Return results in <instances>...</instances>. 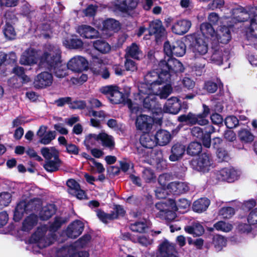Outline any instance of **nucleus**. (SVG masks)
Listing matches in <instances>:
<instances>
[{
	"label": "nucleus",
	"instance_id": "aec40b11",
	"mask_svg": "<svg viewBox=\"0 0 257 257\" xmlns=\"http://www.w3.org/2000/svg\"><path fill=\"white\" fill-rule=\"evenodd\" d=\"M138 6L136 0H117L116 8L119 11L127 14L135 10Z\"/></svg>",
	"mask_w": 257,
	"mask_h": 257
},
{
	"label": "nucleus",
	"instance_id": "49530a36",
	"mask_svg": "<svg viewBox=\"0 0 257 257\" xmlns=\"http://www.w3.org/2000/svg\"><path fill=\"white\" fill-rule=\"evenodd\" d=\"M93 45L95 49L102 53H106L109 51L110 47L106 42L98 40L93 42Z\"/></svg>",
	"mask_w": 257,
	"mask_h": 257
},
{
	"label": "nucleus",
	"instance_id": "c756f323",
	"mask_svg": "<svg viewBox=\"0 0 257 257\" xmlns=\"http://www.w3.org/2000/svg\"><path fill=\"white\" fill-rule=\"evenodd\" d=\"M142 56V51L139 46L136 43H133L125 50L124 58H132L139 60Z\"/></svg>",
	"mask_w": 257,
	"mask_h": 257
},
{
	"label": "nucleus",
	"instance_id": "bf43d9fd",
	"mask_svg": "<svg viewBox=\"0 0 257 257\" xmlns=\"http://www.w3.org/2000/svg\"><path fill=\"white\" fill-rule=\"evenodd\" d=\"M143 178L147 183H151L156 181V176L152 170L145 169L143 172Z\"/></svg>",
	"mask_w": 257,
	"mask_h": 257
},
{
	"label": "nucleus",
	"instance_id": "79ce46f5",
	"mask_svg": "<svg viewBox=\"0 0 257 257\" xmlns=\"http://www.w3.org/2000/svg\"><path fill=\"white\" fill-rule=\"evenodd\" d=\"M61 164V161L59 158L54 159L45 161L44 165L45 169L49 172L57 171Z\"/></svg>",
	"mask_w": 257,
	"mask_h": 257
},
{
	"label": "nucleus",
	"instance_id": "864d4df0",
	"mask_svg": "<svg viewBox=\"0 0 257 257\" xmlns=\"http://www.w3.org/2000/svg\"><path fill=\"white\" fill-rule=\"evenodd\" d=\"M223 52L222 49L214 50L211 56V61L217 65H220L222 63Z\"/></svg>",
	"mask_w": 257,
	"mask_h": 257
},
{
	"label": "nucleus",
	"instance_id": "ddd939ff",
	"mask_svg": "<svg viewBox=\"0 0 257 257\" xmlns=\"http://www.w3.org/2000/svg\"><path fill=\"white\" fill-rule=\"evenodd\" d=\"M88 62L85 58L80 56L73 57L67 64V68L73 71L79 72L87 68Z\"/></svg>",
	"mask_w": 257,
	"mask_h": 257
},
{
	"label": "nucleus",
	"instance_id": "e433bc0d",
	"mask_svg": "<svg viewBox=\"0 0 257 257\" xmlns=\"http://www.w3.org/2000/svg\"><path fill=\"white\" fill-rule=\"evenodd\" d=\"M41 153L46 161L59 158V152L54 147H43Z\"/></svg>",
	"mask_w": 257,
	"mask_h": 257
},
{
	"label": "nucleus",
	"instance_id": "0e129e2a",
	"mask_svg": "<svg viewBox=\"0 0 257 257\" xmlns=\"http://www.w3.org/2000/svg\"><path fill=\"white\" fill-rule=\"evenodd\" d=\"M225 123L228 128H234L238 125V119L235 116H229L225 118Z\"/></svg>",
	"mask_w": 257,
	"mask_h": 257
},
{
	"label": "nucleus",
	"instance_id": "423d86ee",
	"mask_svg": "<svg viewBox=\"0 0 257 257\" xmlns=\"http://www.w3.org/2000/svg\"><path fill=\"white\" fill-rule=\"evenodd\" d=\"M100 91L105 94L110 101L113 103L118 104L124 101L123 93L119 91L116 86H104L101 88Z\"/></svg>",
	"mask_w": 257,
	"mask_h": 257
},
{
	"label": "nucleus",
	"instance_id": "1a4fd4ad",
	"mask_svg": "<svg viewBox=\"0 0 257 257\" xmlns=\"http://www.w3.org/2000/svg\"><path fill=\"white\" fill-rule=\"evenodd\" d=\"M240 175V171L232 168H224L218 171L216 173V177L219 180L231 182L237 180Z\"/></svg>",
	"mask_w": 257,
	"mask_h": 257
},
{
	"label": "nucleus",
	"instance_id": "9b49d317",
	"mask_svg": "<svg viewBox=\"0 0 257 257\" xmlns=\"http://www.w3.org/2000/svg\"><path fill=\"white\" fill-rule=\"evenodd\" d=\"M114 212L107 214L101 211L97 210L96 212L98 217L104 223H107L109 220L117 218L119 216H123L125 211L123 208L119 205H116L114 208Z\"/></svg>",
	"mask_w": 257,
	"mask_h": 257
},
{
	"label": "nucleus",
	"instance_id": "a878e982",
	"mask_svg": "<svg viewBox=\"0 0 257 257\" xmlns=\"http://www.w3.org/2000/svg\"><path fill=\"white\" fill-rule=\"evenodd\" d=\"M191 26L190 21L186 20H180L173 25L172 30L173 33L181 35L187 33Z\"/></svg>",
	"mask_w": 257,
	"mask_h": 257
},
{
	"label": "nucleus",
	"instance_id": "f8f14e48",
	"mask_svg": "<svg viewBox=\"0 0 257 257\" xmlns=\"http://www.w3.org/2000/svg\"><path fill=\"white\" fill-rule=\"evenodd\" d=\"M159 252L160 257H178V252L175 244L167 240L160 244Z\"/></svg>",
	"mask_w": 257,
	"mask_h": 257
},
{
	"label": "nucleus",
	"instance_id": "09e8293b",
	"mask_svg": "<svg viewBox=\"0 0 257 257\" xmlns=\"http://www.w3.org/2000/svg\"><path fill=\"white\" fill-rule=\"evenodd\" d=\"M239 139L245 143H249L254 140V136L247 129H242L238 133Z\"/></svg>",
	"mask_w": 257,
	"mask_h": 257
},
{
	"label": "nucleus",
	"instance_id": "412c9836",
	"mask_svg": "<svg viewBox=\"0 0 257 257\" xmlns=\"http://www.w3.org/2000/svg\"><path fill=\"white\" fill-rule=\"evenodd\" d=\"M37 62V52L32 48L26 50L21 56L20 62L22 65H31Z\"/></svg>",
	"mask_w": 257,
	"mask_h": 257
},
{
	"label": "nucleus",
	"instance_id": "69168bd1",
	"mask_svg": "<svg viewBox=\"0 0 257 257\" xmlns=\"http://www.w3.org/2000/svg\"><path fill=\"white\" fill-rule=\"evenodd\" d=\"M234 214V209L231 207H224L219 211V215L224 218H229Z\"/></svg>",
	"mask_w": 257,
	"mask_h": 257
},
{
	"label": "nucleus",
	"instance_id": "39448f33",
	"mask_svg": "<svg viewBox=\"0 0 257 257\" xmlns=\"http://www.w3.org/2000/svg\"><path fill=\"white\" fill-rule=\"evenodd\" d=\"M164 51L166 55L183 56L186 53V46L181 41H176L171 43L167 41L164 44Z\"/></svg>",
	"mask_w": 257,
	"mask_h": 257
},
{
	"label": "nucleus",
	"instance_id": "338daca9",
	"mask_svg": "<svg viewBox=\"0 0 257 257\" xmlns=\"http://www.w3.org/2000/svg\"><path fill=\"white\" fill-rule=\"evenodd\" d=\"M137 241L141 245L147 246L152 244L153 239L146 235H143L138 237Z\"/></svg>",
	"mask_w": 257,
	"mask_h": 257
},
{
	"label": "nucleus",
	"instance_id": "8fccbe9b",
	"mask_svg": "<svg viewBox=\"0 0 257 257\" xmlns=\"http://www.w3.org/2000/svg\"><path fill=\"white\" fill-rule=\"evenodd\" d=\"M223 87V84L220 81L217 80V82L212 81H206L204 86V89L209 93H214L217 89L218 87L221 88Z\"/></svg>",
	"mask_w": 257,
	"mask_h": 257
},
{
	"label": "nucleus",
	"instance_id": "2f4dec72",
	"mask_svg": "<svg viewBox=\"0 0 257 257\" xmlns=\"http://www.w3.org/2000/svg\"><path fill=\"white\" fill-rule=\"evenodd\" d=\"M155 137L157 145L160 146L166 145L171 140V135L169 132L163 130L157 131Z\"/></svg>",
	"mask_w": 257,
	"mask_h": 257
},
{
	"label": "nucleus",
	"instance_id": "6e6552de",
	"mask_svg": "<svg viewBox=\"0 0 257 257\" xmlns=\"http://www.w3.org/2000/svg\"><path fill=\"white\" fill-rule=\"evenodd\" d=\"M154 122L153 118L151 116L141 114L136 118L135 124L137 130L143 133H148L152 128Z\"/></svg>",
	"mask_w": 257,
	"mask_h": 257
},
{
	"label": "nucleus",
	"instance_id": "393cba45",
	"mask_svg": "<svg viewBox=\"0 0 257 257\" xmlns=\"http://www.w3.org/2000/svg\"><path fill=\"white\" fill-rule=\"evenodd\" d=\"M77 32L83 38L94 39L98 36V33L93 28L88 25H81L78 27Z\"/></svg>",
	"mask_w": 257,
	"mask_h": 257
},
{
	"label": "nucleus",
	"instance_id": "cd10ccee",
	"mask_svg": "<svg viewBox=\"0 0 257 257\" xmlns=\"http://www.w3.org/2000/svg\"><path fill=\"white\" fill-rule=\"evenodd\" d=\"M185 151V147L181 144L177 143L173 146L171 154L169 157L170 161L174 162L182 158Z\"/></svg>",
	"mask_w": 257,
	"mask_h": 257
},
{
	"label": "nucleus",
	"instance_id": "4468645a",
	"mask_svg": "<svg viewBox=\"0 0 257 257\" xmlns=\"http://www.w3.org/2000/svg\"><path fill=\"white\" fill-rule=\"evenodd\" d=\"M34 201L31 200L28 202L25 201L20 202L17 205L14 214V219L15 221H20L25 213L32 210L34 208Z\"/></svg>",
	"mask_w": 257,
	"mask_h": 257
},
{
	"label": "nucleus",
	"instance_id": "4be33fe9",
	"mask_svg": "<svg viewBox=\"0 0 257 257\" xmlns=\"http://www.w3.org/2000/svg\"><path fill=\"white\" fill-rule=\"evenodd\" d=\"M58 255L62 257H88L86 251L77 252L73 246L63 247L58 251Z\"/></svg>",
	"mask_w": 257,
	"mask_h": 257
},
{
	"label": "nucleus",
	"instance_id": "f03ea898",
	"mask_svg": "<svg viewBox=\"0 0 257 257\" xmlns=\"http://www.w3.org/2000/svg\"><path fill=\"white\" fill-rule=\"evenodd\" d=\"M169 81V75L165 74L159 69V71L153 70L149 72L144 77V83L139 86V95L144 102V105L146 108H150L151 104H148V95L153 88L160 85L161 83Z\"/></svg>",
	"mask_w": 257,
	"mask_h": 257
},
{
	"label": "nucleus",
	"instance_id": "13d9d810",
	"mask_svg": "<svg viewBox=\"0 0 257 257\" xmlns=\"http://www.w3.org/2000/svg\"><path fill=\"white\" fill-rule=\"evenodd\" d=\"M180 122H186L187 124H195V114L189 113L187 114H183L178 117Z\"/></svg>",
	"mask_w": 257,
	"mask_h": 257
},
{
	"label": "nucleus",
	"instance_id": "a18cd8bd",
	"mask_svg": "<svg viewBox=\"0 0 257 257\" xmlns=\"http://www.w3.org/2000/svg\"><path fill=\"white\" fill-rule=\"evenodd\" d=\"M202 145L197 142H191L187 148V153L191 156L198 155L202 151Z\"/></svg>",
	"mask_w": 257,
	"mask_h": 257
},
{
	"label": "nucleus",
	"instance_id": "20e7f679",
	"mask_svg": "<svg viewBox=\"0 0 257 257\" xmlns=\"http://www.w3.org/2000/svg\"><path fill=\"white\" fill-rule=\"evenodd\" d=\"M158 67L165 74L169 75V81L171 73L182 72L184 69L181 62L170 55L165 56L159 63Z\"/></svg>",
	"mask_w": 257,
	"mask_h": 257
},
{
	"label": "nucleus",
	"instance_id": "473e14b6",
	"mask_svg": "<svg viewBox=\"0 0 257 257\" xmlns=\"http://www.w3.org/2000/svg\"><path fill=\"white\" fill-rule=\"evenodd\" d=\"M247 33L257 38V9L251 11V17L250 18V24L247 28Z\"/></svg>",
	"mask_w": 257,
	"mask_h": 257
},
{
	"label": "nucleus",
	"instance_id": "6ab92c4d",
	"mask_svg": "<svg viewBox=\"0 0 257 257\" xmlns=\"http://www.w3.org/2000/svg\"><path fill=\"white\" fill-rule=\"evenodd\" d=\"M120 29L119 23L113 19H109L103 22V34L106 37L112 35Z\"/></svg>",
	"mask_w": 257,
	"mask_h": 257
},
{
	"label": "nucleus",
	"instance_id": "5701e85b",
	"mask_svg": "<svg viewBox=\"0 0 257 257\" xmlns=\"http://www.w3.org/2000/svg\"><path fill=\"white\" fill-rule=\"evenodd\" d=\"M181 109V105L178 98L172 97L168 99L164 106L163 110L165 112L176 114Z\"/></svg>",
	"mask_w": 257,
	"mask_h": 257
},
{
	"label": "nucleus",
	"instance_id": "b1692460",
	"mask_svg": "<svg viewBox=\"0 0 257 257\" xmlns=\"http://www.w3.org/2000/svg\"><path fill=\"white\" fill-rule=\"evenodd\" d=\"M250 17L251 12L249 14L243 8L240 7L233 10L232 21L235 23L246 21Z\"/></svg>",
	"mask_w": 257,
	"mask_h": 257
},
{
	"label": "nucleus",
	"instance_id": "c03bdc74",
	"mask_svg": "<svg viewBox=\"0 0 257 257\" xmlns=\"http://www.w3.org/2000/svg\"><path fill=\"white\" fill-rule=\"evenodd\" d=\"M170 204L171 209L173 210L187 209L190 206L189 201L185 198L180 199L177 203L173 200H170Z\"/></svg>",
	"mask_w": 257,
	"mask_h": 257
},
{
	"label": "nucleus",
	"instance_id": "0eeeda50",
	"mask_svg": "<svg viewBox=\"0 0 257 257\" xmlns=\"http://www.w3.org/2000/svg\"><path fill=\"white\" fill-rule=\"evenodd\" d=\"M6 25L4 27V34L8 39H14L16 36V32L13 26L17 22V19L12 12H7L5 15Z\"/></svg>",
	"mask_w": 257,
	"mask_h": 257
},
{
	"label": "nucleus",
	"instance_id": "6e6d98bb",
	"mask_svg": "<svg viewBox=\"0 0 257 257\" xmlns=\"http://www.w3.org/2000/svg\"><path fill=\"white\" fill-rule=\"evenodd\" d=\"M99 134H89L85 139L84 143L87 149H90L92 146L95 145L97 141H99Z\"/></svg>",
	"mask_w": 257,
	"mask_h": 257
},
{
	"label": "nucleus",
	"instance_id": "e2e57ef3",
	"mask_svg": "<svg viewBox=\"0 0 257 257\" xmlns=\"http://www.w3.org/2000/svg\"><path fill=\"white\" fill-rule=\"evenodd\" d=\"M156 208L161 213V215H164L167 210L171 209L170 200L165 202H160L156 203Z\"/></svg>",
	"mask_w": 257,
	"mask_h": 257
},
{
	"label": "nucleus",
	"instance_id": "72a5a7b5",
	"mask_svg": "<svg viewBox=\"0 0 257 257\" xmlns=\"http://www.w3.org/2000/svg\"><path fill=\"white\" fill-rule=\"evenodd\" d=\"M140 143L145 148L152 149L157 145L155 136L144 133L140 138Z\"/></svg>",
	"mask_w": 257,
	"mask_h": 257
},
{
	"label": "nucleus",
	"instance_id": "de8ad7c7",
	"mask_svg": "<svg viewBox=\"0 0 257 257\" xmlns=\"http://www.w3.org/2000/svg\"><path fill=\"white\" fill-rule=\"evenodd\" d=\"M63 44L68 48L73 49H79L82 48L83 45L82 41L76 38L66 39L63 41Z\"/></svg>",
	"mask_w": 257,
	"mask_h": 257
},
{
	"label": "nucleus",
	"instance_id": "7ed1b4c3",
	"mask_svg": "<svg viewBox=\"0 0 257 257\" xmlns=\"http://www.w3.org/2000/svg\"><path fill=\"white\" fill-rule=\"evenodd\" d=\"M62 224L61 219L58 217H55L54 221L50 224L49 230L47 226L42 225L33 234L32 239L38 243L40 248L49 246L55 239L53 232L60 228Z\"/></svg>",
	"mask_w": 257,
	"mask_h": 257
},
{
	"label": "nucleus",
	"instance_id": "3c124183",
	"mask_svg": "<svg viewBox=\"0 0 257 257\" xmlns=\"http://www.w3.org/2000/svg\"><path fill=\"white\" fill-rule=\"evenodd\" d=\"M92 70L94 73L100 72L102 67H106L104 60L97 56H92Z\"/></svg>",
	"mask_w": 257,
	"mask_h": 257
},
{
	"label": "nucleus",
	"instance_id": "4c0bfd02",
	"mask_svg": "<svg viewBox=\"0 0 257 257\" xmlns=\"http://www.w3.org/2000/svg\"><path fill=\"white\" fill-rule=\"evenodd\" d=\"M216 38L217 39L218 42L223 44H227L231 39L229 29L225 26L221 27L217 35H216Z\"/></svg>",
	"mask_w": 257,
	"mask_h": 257
},
{
	"label": "nucleus",
	"instance_id": "9d476101",
	"mask_svg": "<svg viewBox=\"0 0 257 257\" xmlns=\"http://www.w3.org/2000/svg\"><path fill=\"white\" fill-rule=\"evenodd\" d=\"M172 92V88L170 84H167L165 86L160 87V85L153 88L150 92V94L148 95L149 101L148 104H151L150 108L154 103V95H158L161 99H166Z\"/></svg>",
	"mask_w": 257,
	"mask_h": 257
},
{
	"label": "nucleus",
	"instance_id": "f704fd0d",
	"mask_svg": "<svg viewBox=\"0 0 257 257\" xmlns=\"http://www.w3.org/2000/svg\"><path fill=\"white\" fill-rule=\"evenodd\" d=\"M210 204V201L206 198H201L195 201L193 204V209L196 212L205 211Z\"/></svg>",
	"mask_w": 257,
	"mask_h": 257
},
{
	"label": "nucleus",
	"instance_id": "2eb2a0df",
	"mask_svg": "<svg viewBox=\"0 0 257 257\" xmlns=\"http://www.w3.org/2000/svg\"><path fill=\"white\" fill-rule=\"evenodd\" d=\"M208 51L207 40L202 37H197L192 47V52L194 57L199 58L205 55Z\"/></svg>",
	"mask_w": 257,
	"mask_h": 257
},
{
	"label": "nucleus",
	"instance_id": "f3484780",
	"mask_svg": "<svg viewBox=\"0 0 257 257\" xmlns=\"http://www.w3.org/2000/svg\"><path fill=\"white\" fill-rule=\"evenodd\" d=\"M83 229V222L79 220H76L69 225L66 230V234L69 238H75L82 233Z\"/></svg>",
	"mask_w": 257,
	"mask_h": 257
},
{
	"label": "nucleus",
	"instance_id": "052dcab7",
	"mask_svg": "<svg viewBox=\"0 0 257 257\" xmlns=\"http://www.w3.org/2000/svg\"><path fill=\"white\" fill-rule=\"evenodd\" d=\"M214 227L217 230L229 232L232 229V226L228 223L220 221L214 224Z\"/></svg>",
	"mask_w": 257,
	"mask_h": 257
},
{
	"label": "nucleus",
	"instance_id": "680f3d73",
	"mask_svg": "<svg viewBox=\"0 0 257 257\" xmlns=\"http://www.w3.org/2000/svg\"><path fill=\"white\" fill-rule=\"evenodd\" d=\"M56 137V133L54 131H49L43 136L40 140V143L44 144H49Z\"/></svg>",
	"mask_w": 257,
	"mask_h": 257
},
{
	"label": "nucleus",
	"instance_id": "dca6fc26",
	"mask_svg": "<svg viewBox=\"0 0 257 257\" xmlns=\"http://www.w3.org/2000/svg\"><path fill=\"white\" fill-rule=\"evenodd\" d=\"M53 82L52 74L47 72L39 74L34 81V86L37 88H43L50 86Z\"/></svg>",
	"mask_w": 257,
	"mask_h": 257
},
{
	"label": "nucleus",
	"instance_id": "37998d69",
	"mask_svg": "<svg viewBox=\"0 0 257 257\" xmlns=\"http://www.w3.org/2000/svg\"><path fill=\"white\" fill-rule=\"evenodd\" d=\"M56 212L55 205L53 204H49L44 207L39 215L40 218L42 220H46L49 219Z\"/></svg>",
	"mask_w": 257,
	"mask_h": 257
},
{
	"label": "nucleus",
	"instance_id": "7c9ffc66",
	"mask_svg": "<svg viewBox=\"0 0 257 257\" xmlns=\"http://www.w3.org/2000/svg\"><path fill=\"white\" fill-rule=\"evenodd\" d=\"M200 31L204 39L215 40L216 39V33L212 26L208 23H203L200 25Z\"/></svg>",
	"mask_w": 257,
	"mask_h": 257
},
{
	"label": "nucleus",
	"instance_id": "4d7b16f0",
	"mask_svg": "<svg viewBox=\"0 0 257 257\" xmlns=\"http://www.w3.org/2000/svg\"><path fill=\"white\" fill-rule=\"evenodd\" d=\"M12 195L11 193L4 192L0 194V208L7 206L11 202Z\"/></svg>",
	"mask_w": 257,
	"mask_h": 257
},
{
	"label": "nucleus",
	"instance_id": "f257e3e1",
	"mask_svg": "<svg viewBox=\"0 0 257 257\" xmlns=\"http://www.w3.org/2000/svg\"><path fill=\"white\" fill-rule=\"evenodd\" d=\"M39 65L53 71L56 77L63 78L66 75V67L60 60V50L56 46L48 45L40 58Z\"/></svg>",
	"mask_w": 257,
	"mask_h": 257
},
{
	"label": "nucleus",
	"instance_id": "ea45409f",
	"mask_svg": "<svg viewBox=\"0 0 257 257\" xmlns=\"http://www.w3.org/2000/svg\"><path fill=\"white\" fill-rule=\"evenodd\" d=\"M203 112L195 115V123H198L201 125H206L208 123L209 121L206 118L210 113V109L208 106L203 104Z\"/></svg>",
	"mask_w": 257,
	"mask_h": 257
},
{
	"label": "nucleus",
	"instance_id": "603ef678",
	"mask_svg": "<svg viewBox=\"0 0 257 257\" xmlns=\"http://www.w3.org/2000/svg\"><path fill=\"white\" fill-rule=\"evenodd\" d=\"M92 70L94 73L100 72L102 67H106L104 60L97 56H92Z\"/></svg>",
	"mask_w": 257,
	"mask_h": 257
},
{
	"label": "nucleus",
	"instance_id": "5fc2aeb1",
	"mask_svg": "<svg viewBox=\"0 0 257 257\" xmlns=\"http://www.w3.org/2000/svg\"><path fill=\"white\" fill-rule=\"evenodd\" d=\"M213 244L216 250H220L226 244V239L221 235H216L213 237Z\"/></svg>",
	"mask_w": 257,
	"mask_h": 257
},
{
	"label": "nucleus",
	"instance_id": "c9c22d12",
	"mask_svg": "<svg viewBox=\"0 0 257 257\" xmlns=\"http://www.w3.org/2000/svg\"><path fill=\"white\" fill-rule=\"evenodd\" d=\"M38 221L37 215L31 214L27 217L23 222L22 230L25 231H28L31 230L36 225Z\"/></svg>",
	"mask_w": 257,
	"mask_h": 257
},
{
	"label": "nucleus",
	"instance_id": "a211bd4d",
	"mask_svg": "<svg viewBox=\"0 0 257 257\" xmlns=\"http://www.w3.org/2000/svg\"><path fill=\"white\" fill-rule=\"evenodd\" d=\"M196 169L202 172L208 171L212 164L211 156L206 153L202 154L196 161L194 162Z\"/></svg>",
	"mask_w": 257,
	"mask_h": 257
},
{
	"label": "nucleus",
	"instance_id": "58836bf2",
	"mask_svg": "<svg viewBox=\"0 0 257 257\" xmlns=\"http://www.w3.org/2000/svg\"><path fill=\"white\" fill-rule=\"evenodd\" d=\"M99 138L102 146L107 148L110 150L113 149L115 142L112 136H109L104 133H102L99 134Z\"/></svg>",
	"mask_w": 257,
	"mask_h": 257
},
{
	"label": "nucleus",
	"instance_id": "c85d7f7f",
	"mask_svg": "<svg viewBox=\"0 0 257 257\" xmlns=\"http://www.w3.org/2000/svg\"><path fill=\"white\" fill-rule=\"evenodd\" d=\"M165 29L163 27L162 23L159 20L152 21L150 24V33L155 35L156 37H161L164 33Z\"/></svg>",
	"mask_w": 257,
	"mask_h": 257
},
{
	"label": "nucleus",
	"instance_id": "a19ab883",
	"mask_svg": "<svg viewBox=\"0 0 257 257\" xmlns=\"http://www.w3.org/2000/svg\"><path fill=\"white\" fill-rule=\"evenodd\" d=\"M149 226V223L146 220L144 219L132 223L130 225V228L133 231L143 233L148 228Z\"/></svg>",
	"mask_w": 257,
	"mask_h": 257
},
{
	"label": "nucleus",
	"instance_id": "bb28decb",
	"mask_svg": "<svg viewBox=\"0 0 257 257\" xmlns=\"http://www.w3.org/2000/svg\"><path fill=\"white\" fill-rule=\"evenodd\" d=\"M167 189L170 192L179 194L187 192L189 188L187 184L183 182H171L168 184Z\"/></svg>",
	"mask_w": 257,
	"mask_h": 257
},
{
	"label": "nucleus",
	"instance_id": "774afa93",
	"mask_svg": "<svg viewBox=\"0 0 257 257\" xmlns=\"http://www.w3.org/2000/svg\"><path fill=\"white\" fill-rule=\"evenodd\" d=\"M247 221L250 225L257 224V208L249 212L247 216Z\"/></svg>",
	"mask_w": 257,
	"mask_h": 257
}]
</instances>
